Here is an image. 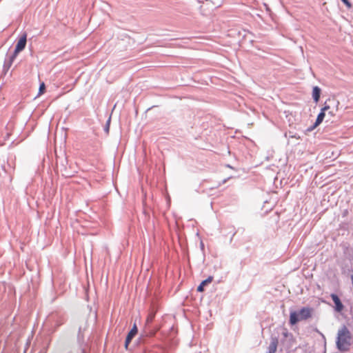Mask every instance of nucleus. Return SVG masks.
I'll return each mask as SVG.
<instances>
[{"mask_svg":"<svg viewBox=\"0 0 353 353\" xmlns=\"http://www.w3.org/2000/svg\"><path fill=\"white\" fill-rule=\"evenodd\" d=\"M325 117V112L321 110L319 114L317 115L316 121L314 123V127H317L318 125H319L323 122Z\"/></svg>","mask_w":353,"mask_h":353,"instance_id":"4468645a","label":"nucleus"},{"mask_svg":"<svg viewBox=\"0 0 353 353\" xmlns=\"http://www.w3.org/2000/svg\"><path fill=\"white\" fill-rule=\"evenodd\" d=\"M203 246H204V245H203V243L201 242V247L203 248Z\"/></svg>","mask_w":353,"mask_h":353,"instance_id":"bb28decb","label":"nucleus"},{"mask_svg":"<svg viewBox=\"0 0 353 353\" xmlns=\"http://www.w3.org/2000/svg\"><path fill=\"white\" fill-rule=\"evenodd\" d=\"M110 122H111V116H110L109 118L108 119V120L105 123V125L103 128V130L106 134L109 133Z\"/></svg>","mask_w":353,"mask_h":353,"instance_id":"a211bd4d","label":"nucleus"},{"mask_svg":"<svg viewBox=\"0 0 353 353\" xmlns=\"http://www.w3.org/2000/svg\"><path fill=\"white\" fill-rule=\"evenodd\" d=\"M313 312V309L308 307H302L299 312V314L301 321H305L310 319L312 316V314Z\"/></svg>","mask_w":353,"mask_h":353,"instance_id":"20e7f679","label":"nucleus"},{"mask_svg":"<svg viewBox=\"0 0 353 353\" xmlns=\"http://www.w3.org/2000/svg\"><path fill=\"white\" fill-rule=\"evenodd\" d=\"M279 340L277 337H272L269 346L268 347L266 353H275L276 351Z\"/></svg>","mask_w":353,"mask_h":353,"instance_id":"423d86ee","label":"nucleus"},{"mask_svg":"<svg viewBox=\"0 0 353 353\" xmlns=\"http://www.w3.org/2000/svg\"><path fill=\"white\" fill-rule=\"evenodd\" d=\"M330 110V105L327 104V101H325L323 107L321 109V111L325 112L326 111H329Z\"/></svg>","mask_w":353,"mask_h":353,"instance_id":"4be33fe9","label":"nucleus"},{"mask_svg":"<svg viewBox=\"0 0 353 353\" xmlns=\"http://www.w3.org/2000/svg\"><path fill=\"white\" fill-rule=\"evenodd\" d=\"M154 316H155V314L153 313V312H151L150 313L148 316H147V319H146V325H149L150 323H152V322L153 321L154 319Z\"/></svg>","mask_w":353,"mask_h":353,"instance_id":"f3484780","label":"nucleus"},{"mask_svg":"<svg viewBox=\"0 0 353 353\" xmlns=\"http://www.w3.org/2000/svg\"><path fill=\"white\" fill-rule=\"evenodd\" d=\"M154 332H149L148 334H147L146 335H141V336H139V342H144V341H145V338L146 336H148L149 334H150V336H152V335H154Z\"/></svg>","mask_w":353,"mask_h":353,"instance_id":"412c9836","label":"nucleus"},{"mask_svg":"<svg viewBox=\"0 0 353 353\" xmlns=\"http://www.w3.org/2000/svg\"><path fill=\"white\" fill-rule=\"evenodd\" d=\"M331 298H332L333 302L334 303L335 310L339 312H341L343 310L344 306H343L342 302L341 301V299L338 296V295H336L335 294H332Z\"/></svg>","mask_w":353,"mask_h":353,"instance_id":"39448f33","label":"nucleus"},{"mask_svg":"<svg viewBox=\"0 0 353 353\" xmlns=\"http://www.w3.org/2000/svg\"><path fill=\"white\" fill-rule=\"evenodd\" d=\"M65 323V319L63 316H59L57 318V319L55 321V330L63 325Z\"/></svg>","mask_w":353,"mask_h":353,"instance_id":"dca6fc26","label":"nucleus"},{"mask_svg":"<svg viewBox=\"0 0 353 353\" xmlns=\"http://www.w3.org/2000/svg\"><path fill=\"white\" fill-rule=\"evenodd\" d=\"M326 101H327V104L330 105V109H333V110L338 111L339 105L340 103L336 99L332 97V98H329Z\"/></svg>","mask_w":353,"mask_h":353,"instance_id":"9d476101","label":"nucleus"},{"mask_svg":"<svg viewBox=\"0 0 353 353\" xmlns=\"http://www.w3.org/2000/svg\"><path fill=\"white\" fill-rule=\"evenodd\" d=\"M341 1L348 8H352V3L349 1V0H341Z\"/></svg>","mask_w":353,"mask_h":353,"instance_id":"5701e85b","label":"nucleus"},{"mask_svg":"<svg viewBox=\"0 0 353 353\" xmlns=\"http://www.w3.org/2000/svg\"><path fill=\"white\" fill-rule=\"evenodd\" d=\"M352 334L349 329L343 325L337 333L336 345L337 349L341 352H347L352 345Z\"/></svg>","mask_w":353,"mask_h":353,"instance_id":"f257e3e1","label":"nucleus"},{"mask_svg":"<svg viewBox=\"0 0 353 353\" xmlns=\"http://www.w3.org/2000/svg\"><path fill=\"white\" fill-rule=\"evenodd\" d=\"M282 335H283V339H285L287 338L292 339V333L289 332L287 329H284L283 330V332H282Z\"/></svg>","mask_w":353,"mask_h":353,"instance_id":"6ab92c4d","label":"nucleus"},{"mask_svg":"<svg viewBox=\"0 0 353 353\" xmlns=\"http://www.w3.org/2000/svg\"><path fill=\"white\" fill-rule=\"evenodd\" d=\"M281 343L283 344L286 343V348L290 349L295 344L296 340H295L293 334H292V339L287 338L285 339H281Z\"/></svg>","mask_w":353,"mask_h":353,"instance_id":"f8f14e48","label":"nucleus"},{"mask_svg":"<svg viewBox=\"0 0 353 353\" xmlns=\"http://www.w3.org/2000/svg\"><path fill=\"white\" fill-rule=\"evenodd\" d=\"M45 90H46V85H45V83L43 82H42L39 85V94H42L43 93H44Z\"/></svg>","mask_w":353,"mask_h":353,"instance_id":"aec40b11","label":"nucleus"},{"mask_svg":"<svg viewBox=\"0 0 353 353\" xmlns=\"http://www.w3.org/2000/svg\"><path fill=\"white\" fill-rule=\"evenodd\" d=\"M212 279L213 277L210 276L206 279L202 281L199 285L197 287V291L200 292H203L204 287L208 283H211L212 281Z\"/></svg>","mask_w":353,"mask_h":353,"instance_id":"9b49d317","label":"nucleus"},{"mask_svg":"<svg viewBox=\"0 0 353 353\" xmlns=\"http://www.w3.org/2000/svg\"><path fill=\"white\" fill-rule=\"evenodd\" d=\"M64 162H65L67 163L68 161H67V159L65 158V159L62 160L61 162V172H62V174L65 176H70V174L69 173H68L67 170H66V166L64 164Z\"/></svg>","mask_w":353,"mask_h":353,"instance_id":"2eb2a0df","label":"nucleus"},{"mask_svg":"<svg viewBox=\"0 0 353 353\" xmlns=\"http://www.w3.org/2000/svg\"><path fill=\"white\" fill-rule=\"evenodd\" d=\"M49 345H50V342L48 343L47 347L45 349L41 350L39 353H46Z\"/></svg>","mask_w":353,"mask_h":353,"instance_id":"393cba45","label":"nucleus"},{"mask_svg":"<svg viewBox=\"0 0 353 353\" xmlns=\"http://www.w3.org/2000/svg\"><path fill=\"white\" fill-rule=\"evenodd\" d=\"M138 332V329L137 327V325L134 323L132 329L130 330V332L128 333L127 336L125 338L124 347L125 350L128 349L129 344L132 341V339L135 336V335Z\"/></svg>","mask_w":353,"mask_h":353,"instance_id":"7ed1b4c3","label":"nucleus"},{"mask_svg":"<svg viewBox=\"0 0 353 353\" xmlns=\"http://www.w3.org/2000/svg\"><path fill=\"white\" fill-rule=\"evenodd\" d=\"M321 90L319 86H314L312 89V99L315 103H318L320 99Z\"/></svg>","mask_w":353,"mask_h":353,"instance_id":"1a4fd4ad","label":"nucleus"},{"mask_svg":"<svg viewBox=\"0 0 353 353\" xmlns=\"http://www.w3.org/2000/svg\"><path fill=\"white\" fill-rule=\"evenodd\" d=\"M316 127H314V124L307 129V131L313 130Z\"/></svg>","mask_w":353,"mask_h":353,"instance_id":"a878e982","label":"nucleus"},{"mask_svg":"<svg viewBox=\"0 0 353 353\" xmlns=\"http://www.w3.org/2000/svg\"><path fill=\"white\" fill-rule=\"evenodd\" d=\"M301 318L299 316V312L296 311H292L290 314V320L289 323L290 325H296L299 321H301Z\"/></svg>","mask_w":353,"mask_h":353,"instance_id":"6e6552de","label":"nucleus"},{"mask_svg":"<svg viewBox=\"0 0 353 353\" xmlns=\"http://www.w3.org/2000/svg\"><path fill=\"white\" fill-rule=\"evenodd\" d=\"M85 330V327L80 326L79 327L78 334H77V341L79 344H82L84 343V334L83 332Z\"/></svg>","mask_w":353,"mask_h":353,"instance_id":"ddd939ff","label":"nucleus"},{"mask_svg":"<svg viewBox=\"0 0 353 353\" xmlns=\"http://www.w3.org/2000/svg\"><path fill=\"white\" fill-rule=\"evenodd\" d=\"M16 57H14V54H12L8 59L5 60L3 67V72L4 74L8 72Z\"/></svg>","mask_w":353,"mask_h":353,"instance_id":"0eeeda50","label":"nucleus"},{"mask_svg":"<svg viewBox=\"0 0 353 353\" xmlns=\"http://www.w3.org/2000/svg\"><path fill=\"white\" fill-rule=\"evenodd\" d=\"M337 111L335 110H333V109H330L329 111H328V114H330L331 117H333L336 114V112Z\"/></svg>","mask_w":353,"mask_h":353,"instance_id":"b1692460","label":"nucleus"},{"mask_svg":"<svg viewBox=\"0 0 353 353\" xmlns=\"http://www.w3.org/2000/svg\"><path fill=\"white\" fill-rule=\"evenodd\" d=\"M26 42H27V34H26V32H23V34L21 35V38L17 43L14 51L12 53L14 54V57H17V54L26 48Z\"/></svg>","mask_w":353,"mask_h":353,"instance_id":"f03ea898","label":"nucleus"}]
</instances>
